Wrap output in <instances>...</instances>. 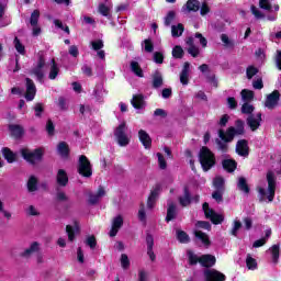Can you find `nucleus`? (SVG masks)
Instances as JSON below:
<instances>
[{"mask_svg":"<svg viewBox=\"0 0 281 281\" xmlns=\"http://www.w3.org/2000/svg\"><path fill=\"white\" fill-rule=\"evenodd\" d=\"M138 139L146 150H150V148H153V138H150V135L146 131H138Z\"/></svg>","mask_w":281,"mask_h":281,"instance_id":"14","label":"nucleus"},{"mask_svg":"<svg viewBox=\"0 0 281 281\" xmlns=\"http://www.w3.org/2000/svg\"><path fill=\"white\" fill-rule=\"evenodd\" d=\"M200 265L205 267V269H210L216 265V257L213 255H202L200 257Z\"/></svg>","mask_w":281,"mask_h":281,"instance_id":"23","label":"nucleus"},{"mask_svg":"<svg viewBox=\"0 0 281 281\" xmlns=\"http://www.w3.org/2000/svg\"><path fill=\"white\" fill-rule=\"evenodd\" d=\"M56 131V125H54V121H52V119H48L46 122V132L48 135H54Z\"/></svg>","mask_w":281,"mask_h":281,"instance_id":"57","label":"nucleus"},{"mask_svg":"<svg viewBox=\"0 0 281 281\" xmlns=\"http://www.w3.org/2000/svg\"><path fill=\"white\" fill-rule=\"evenodd\" d=\"M144 45H145V52L147 54H153V52H155V44H153V40L150 38L144 40Z\"/></svg>","mask_w":281,"mask_h":281,"instance_id":"51","label":"nucleus"},{"mask_svg":"<svg viewBox=\"0 0 281 281\" xmlns=\"http://www.w3.org/2000/svg\"><path fill=\"white\" fill-rule=\"evenodd\" d=\"M13 43L16 52L21 54V56H25V46L21 43V40H19V37H14Z\"/></svg>","mask_w":281,"mask_h":281,"instance_id":"46","label":"nucleus"},{"mask_svg":"<svg viewBox=\"0 0 281 281\" xmlns=\"http://www.w3.org/2000/svg\"><path fill=\"white\" fill-rule=\"evenodd\" d=\"M12 137H14L15 139H21V137H23V135H25V128H23L22 125L19 124H9L8 126Z\"/></svg>","mask_w":281,"mask_h":281,"instance_id":"19","label":"nucleus"},{"mask_svg":"<svg viewBox=\"0 0 281 281\" xmlns=\"http://www.w3.org/2000/svg\"><path fill=\"white\" fill-rule=\"evenodd\" d=\"M206 218L211 220V223H213V225H221L224 221L225 217L222 214L216 213V211H210V214H206Z\"/></svg>","mask_w":281,"mask_h":281,"instance_id":"25","label":"nucleus"},{"mask_svg":"<svg viewBox=\"0 0 281 281\" xmlns=\"http://www.w3.org/2000/svg\"><path fill=\"white\" fill-rule=\"evenodd\" d=\"M256 110V108L252 105V104H249L247 102H245L243 105H241V113L244 115H251V113H254V111Z\"/></svg>","mask_w":281,"mask_h":281,"instance_id":"47","label":"nucleus"},{"mask_svg":"<svg viewBox=\"0 0 281 281\" xmlns=\"http://www.w3.org/2000/svg\"><path fill=\"white\" fill-rule=\"evenodd\" d=\"M20 154L21 157L31 166H36V164L43 161V157L45 156V153L41 147L35 148L33 151H31L29 148H22Z\"/></svg>","mask_w":281,"mask_h":281,"instance_id":"2","label":"nucleus"},{"mask_svg":"<svg viewBox=\"0 0 281 281\" xmlns=\"http://www.w3.org/2000/svg\"><path fill=\"white\" fill-rule=\"evenodd\" d=\"M258 71L259 70L256 66H248L246 69V76H247L248 80H251V78H254V76H257Z\"/></svg>","mask_w":281,"mask_h":281,"instance_id":"52","label":"nucleus"},{"mask_svg":"<svg viewBox=\"0 0 281 281\" xmlns=\"http://www.w3.org/2000/svg\"><path fill=\"white\" fill-rule=\"evenodd\" d=\"M251 13L254 14V16H256L257 19H265V13H262L260 10L257 9L256 5H251L250 7Z\"/></svg>","mask_w":281,"mask_h":281,"instance_id":"63","label":"nucleus"},{"mask_svg":"<svg viewBox=\"0 0 281 281\" xmlns=\"http://www.w3.org/2000/svg\"><path fill=\"white\" fill-rule=\"evenodd\" d=\"M195 226L199 227L200 229H206L207 232L212 229V224H210V222L207 221H198L195 223Z\"/></svg>","mask_w":281,"mask_h":281,"instance_id":"56","label":"nucleus"},{"mask_svg":"<svg viewBox=\"0 0 281 281\" xmlns=\"http://www.w3.org/2000/svg\"><path fill=\"white\" fill-rule=\"evenodd\" d=\"M236 127L231 126L226 130H218V137L222 139V142H234V137H236Z\"/></svg>","mask_w":281,"mask_h":281,"instance_id":"13","label":"nucleus"},{"mask_svg":"<svg viewBox=\"0 0 281 281\" xmlns=\"http://www.w3.org/2000/svg\"><path fill=\"white\" fill-rule=\"evenodd\" d=\"M194 236L195 238H199V240H201V243H203L205 247H210V245H212V241H210V237L207 236V234L203 233L202 231H195Z\"/></svg>","mask_w":281,"mask_h":281,"instance_id":"35","label":"nucleus"},{"mask_svg":"<svg viewBox=\"0 0 281 281\" xmlns=\"http://www.w3.org/2000/svg\"><path fill=\"white\" fill-rule=\"evenodd\" d=\"M124 225V217L122 215H117L113 218L112 227H116L117 229H122V226Z\"/></svg>","mask_w":281,"mask_h":281,"instance_id":"53","label":"nucleus"},{"mask_svg":"<svg viewBox=\"0 0 281 281\" xmlns=\"http://www.w3.org/2000/svg\"><path fill=\"white\" fill-rule=\"evenodd\" d=\"M99 12H100V14H102V16H109V12H111V9H109V7H106V4L101 3V4H99Z\"/></svg>","mask_w":281,"mask_h":281,"instance_id":"64","label":"nucleus"},{"mask_svg":"<svg viewBox=\"0 0 281 281\" xmlns=\"http://www.w3.org/2000/svg\"><path fill=\"white\" fill-rule=\"evenodd\" d=\"M114 137L119 144V146H128L131 144V138L126 135V122H122L115 130H114Z\"/></svg>","mask_w":281,"mask_h":281,"instance_id":"5","label":"nucleus"},{"mask_svg":"<svg viewBox=\"0 0 281 281\" xmlns=\"http://www.w3.org/2000/svg\"><path fill=\"white\" fill-rule=\"evenodd\" d=\"M157 157H158V165L160 170H166V168H168V162L166 161L164 154L157 153Z\"/></svg>","mask_w":281,"mask_h":281,"instance_id":"54","label":"nucleus"},{"mask_svg":"<svg viewBox=\"0 0 281 281\" xmlns=\"http://www.w3.org/2000/svg\"><path fill=\"white\" fill-rule=\"evenodd\" d=\"M26 186L29 192H36V190H38V178H36V176H31Z\"/></svg>","mask_w":281,"mask_h":281,"instance_id":"34","label":"nucleus"},{"mask_svg":"<svg viewBox=\"0 0 281 281\" xmlns=\"http://www.w3.org/2000/svg\"><path fill=\"white\" fill-rule=\"evenodd\" d=\"M57 153L61 159H69V155L71 154V149L69 148V144L67 142H59L57 145Z\"/></svg>","mask_w":281,"mask_h":281,"instance_id":"18","label":"nucleus"},{"mask_svg":"<svg viewBox=\"0 0 281 281\" xmlns=\"http://www.w3.org/2000/svg\"><path fill=\"white\" fill-rule=\"evenodd\" d=\"M121 267L124 270L131 268V260L128 259V255H126V254L121 255Z\"/></svg>","mask_w":281,"mask_h":281,"instance_id":"48","label":"nucleus"},{"mask_svg":"<svg viewBox=\"0 0 281 281\" xmlns=\"http://www.w3.org/2000/svg\"><path fill=\"white\" fill-rule=\"evenodd\" d=\"M188 257H189V265H191V267H194V265H196L198 262L201 263V257H198L190 250L188 251Z\"/></svg>","mask_w":281,"mask_h":281,"instance_id":"50","label":"nucleus"},{"mask_svg":"<svg viewBox=\"0 0 281 281\" xmlns=\"http://www.w3.org/2000/svg\"><path fill=\"white\" fill-rule=\"evenodd\" d=\"M43 67H45V57L43 55L38 56L37 66L31 70V75L37 78L38 82H43L45 78V72H43Z\"/></svg>","mask_w":281,"mask_h":281,"instance_id":"9","label":"nucleus"},{"mask_svg":"<svg viewBox=\"0 0 281 281\" xmlns=\"http://www.w3.org/2000/svg\"><path fill=\"white\" fill-rule=\"evenodd\" d=\"M146 245H147V255L149 256L151 262H155L157 256L155 251H153V247H155V237L150 233L146 234Z\"/></svg>","mask_w":281,"mask_h":281,"instance_id":"17","label":"nucleus"},{"mask_svg":"<svg viewBox=\"0 0 281 281\" xmlns=\"http://www.w3.org/2000/svg\"><path fill=\"white\" fill-rule=\"evenodd\" d=\"M235 134L236 135H245V121L237 120L235 122Z\"/></svg>","mask_w":281,"mask_h":281,"instance_id":"44","label":"nucleus"},{"mask_svg":"<svg viewBox=\"0 0 281 281\" xmlns=\"http://www.w3.org/2000/svg\"><path fill=\"white\" fill-rule=\"evenodd\" d=\"M41 251V244L38 241H33L29 248L20 254L21 258H30L32 254Z\"/></svg>","mask_w":281,"mask_h":281,"instance_id":"22","label":"nucleus"},{"mask_svg":"<svg viewBox=\"0 0 281 281\" xmlns=\"http://www.w3.org/2000/svg\"><path fill=\"white\" fill-rule=\"evenodd\" d=\"M180 82L186 86L190 82V61L183 64L182 70L180 72Z\"/></svg>","mask_w":281,"mask_h":281,"instance_id":"21","label":"nucleus"},{"mask_svg":"<svg viewBox=\"0 0 281 281\" xmlns=\"http://www.w3.org/2000/svg\"><path fill=\"white\" fill-rule=\"evenodd\" d=\"M267 181H268V201L271 203L273 199H276V173L273 171L267 172Z\"/></svg>","mask_w":281,"mask_h":281,"instance_id":"8","label":"nucleus"},{"mask_svg":"<svg viewBox=\"0 0 281 281\" xmlns=\"http://www.w3.org/2000/svg\"><path fill=\"white\" fill-rule=\"evenodd\" d=\"M204 281H225L227 277L216 269H205L203 271Z\"/></svg>","mask_w":281,"mask_h":281,"instance_id":"7","label":"nucleus"},{"mask_svg":"<svg viewBox=\"0 0 281 281\" xmlns=\"http://www.w3.org/2000/svg\"><path fill=\"white\" fill-rule=\"evenodd\" d=\"M216 144H217V148H218V150H221V153H227V150H229V146L227 145V144H229L228 142L216 139Z\"/></svg>","mask_w":281,"mask_h":281,"instance_id":"55","label":"nucleus"},{"mask_svg":"<svg viewBox=\"0 0 281 281\" xmlns=\"http://www.w3.org/2000/svg\"><path fill=\"white\" fill-rule=\"evenodd\" d=\"M131 104L134 109H144V94H134Z\"/></svg>","mask_w":281,"mask_h":281,"instance_id":"30","label":"nucleus"},{"mask_svg":"<svg viewBox=\"0 0 281 281\" xmlns=\"http://www.w3.org/2000/svg\"><path fill=\"white\" fill-rule=\"evenodd\" d=\"M86 245L90 247V249H95L98 247V240L95 239V235H90L86 239Z\"/></svg>","mask_w":281,"mask_h":281,"instance_id":"49","label":"nucleus"},{"mask_svg":"<svg viewBox=\"0 0 281 281\" xmlns=\"http://www.w3.org/2000/svg\"><path fill=\"white\" fill-rule=\"evenodd\" d=\"M186 7L188 12H199L201 10V2L199 0H188Z\"/></svg>","mask_w":281,"mask_h":281,"instance_id":"33","label":"nucleus"},{"mask_svg":"<svg viewBox=\"0 0 281 281\" xmlns=\"http://www.w3.org/2000/svg\"><path fill=\"white\" fill-rule=\"evenodd\" d=\"M270 252L272 256V262L274 265H278V262L280 260V244L272 245V247L270 248Z\"/></svg>","mask_w":281,"mask_h":281,"instance_id":"37","label":"nucleus"},{"mask_svg":"<svg viewBox=\"0 0 281 281\" xmlns=\"http://www.w3.org/2000/svg\"><path fill=\"white\" fill-rule=\"evenodd\" d=\"M81 71L85 76H88V78H91V76H93V68H91V66L85 64L81 67Z\"/></svg>","mask_w":281,"mask_h":281,"instance_id":"62","label":"nucleus"},{"mask_svg":"<svg viewBox=\"0 0 281 281\" xmlns=\"http://www.w3.org/2000/svg\"><path fill=\"white\" fill-rule=\"evenodd\" d=\"M280 90H273L271 93H269L265 100L266 109L273 111V109L280 104Z\"/></svg>","mask_w":281,"mask_h":281,"instance_id":"6","label":"nucleus"},{"mask_svg":"<svg viewBox=\"0 0 281 281\" xmlns=\"http://www.w3.org/2000/svg\"><path fill=\"white\" fill-rule=\"evenodd\" d=\"M25 87H26V92L24 94V98L26 102H32V100L36 98V85L34 83V80L30 78H25Z\"/></svg>","mask_w":281,"mask_h":281,"instance_id":"11","label":"nucleus"},{"mask_svg":"<svg viewBox=\"0 0 281 281\" xmlns=\"http://www.w3.org/2000/svg\"><path fill=\"white\" fill-rule=\"evenodd\" d=\"M178 201L181 207H188V205L192 204V194L190 193V187H183V195L179 196Z\"/></svg>","mask_w":281,"mask_h":281,"instance_id":"15","label":"nucleus"},{"mask_svg":"<svg viewBox=\"0 0 281 281\" xmlns=\"http://www.w3.org/2000/svg\"><path fill=\"white\" fill-rule=\"evenodd\" d=\"M77 170L80 177H85L86 179L93 177V167L91 166V161L86 155L79 156Z\"/></svg>","mask_w":281,"mask_h":281,"instance_id":"3","label":"nucleus"},{"mask_svg":"<svg viewBox=\"0 0 281 281\" xmlns=\"http://www.w3.org/2000/svg\"><path fill=\"white\" fill-rule=\"evenodd\" d=\"M240 93L244 102H247V103L254 101V98L256 97V93L254 92V90H249V89H244L241 90Z\"/></svg>","mask_w":281,"mask_h":281,"instance_id":"38","label":"nucleus"},{"mask_svg":"<svg viewBox=\"0 0 281 281\" xmlns=\"http://www.w3.org/2000/svg\"><path fill=\"white\" fill-rule=\"evenodd\" d=\"M41 19V11H38V9H35L32 13H31V18H30V24L32 27H36V25H38V20Z\"/></svg>","mask_w":281,"mask_h":281,"instance_id":"41","label":"nucleus"},{"mask_svg":"<svg viewBox=\"0 0 281 281\" xmlns=\"http://www.w3.org/2000/svg\"><path fill=\"white\" fill-rule=\"evenodd\" d=\"M2 156L8 161V164H14V161H16V154L9 147L2 148Z\"/></svg>","mask_w":281,"mask_h":281,"instance_id":"26","label":"nucleus"},{"mask_svg":"<svg viewBox=\"0 0 281 281\" xmlns=\"http://www.w3.org/2000/svg\"><path fill=\"white\" fill-rule=\"evenodd\" d=\"M246 266L250 271H256V269H258V261H256L251 255H248L246 258Z\"/></svg>","mask_w":281,"mask_h":281,"instance_id":"42","label":"nucleus"},{"mask_svg":"<svg viewBox=\"0 0 281 281\" xmlns=\"http://www.w3.org/2000/svg\"><path fill=\"white\" fill-rule=\"evenodd\" d=\"M66 233L68 234V240L70 243H74V240L76 239V231H74V226L67 225Z\"/></svg>","mask_w":281,"mask_h":281,"instance_id":"58","label":"nucleus"},{"mask_svg":"<svg viewBox=\"0 0 281 281\" xmlns=\"http://www.w3.org/2000/svg\"><path fill=\"white\" fill-rule=\"evenodd\" d=\"M183 32H186V27L182 23L171 26V35L173 38H179V36H183Z\"/></svg>","mask_w":281,"mask_h":281,"instance_id":"32","label":"nucleus"},{"mask_svg":"<svg viewBox=\"0 0 281 281\" xmlns=\"http://www.w3.org/2000/svg\"><path fill=\"white\" fill-rule=\"evenodd\" d=\"M175 218H177V206L171 203L167 209L166 222L170 223V221H175Z\"/></svg>","mask_w":281,"mask_h":281,"instance_id":"36","label":"nucleus"},{"mask_svg":"<svg viewBox=\"0 0 281 281\" xmlns=\"http://www.w3.org/2000/svg\"><path fill=\"white\" fill-rule=\"evenodd\" d=\"M214 191L212 199L217 203H223V195L225 194V179L223 177H215L213 180Z\"/></svg>","mask_w":281,"mask_h":281,"instance_id":"4","label":"nucleus"},{"mask_svg":"<svg viewBox=\"0 0 281 281\" xmlns=\"http://www.w3.org/2000/svg\"><path fill=\"white\" fill-rule=\"evenodd\" d=\"M154 63H156V65H164V53H154Z\"/></svg>","mask_w":281,"mask_h":281,"instance_id":"60","label":"nucleus"},{"mask_svg":"<svg viewBox=\"0 0 281 281\" xmlns=\"http://www.w3.org/2000/svg\"><path fill=\"white\" fill-rule=\"evenodd\" d=\"M237 188L240 190V192H244V194H249L251 192V189L249 188V184L247 183V178L239 177L237 182Z\"/></svg>","mask_w":281,"mask_h":281,"instance_id":"29","label":"nucleus"},{"mask_svg":"<svg viewBox=\"0 0 281 281\" xmlns=\"http://www.w3.org/2000/svg\"><path fill=\"white\" fill-rule=\"evenodd\" d=\"M56 181L61 188L67 187V183H69V176H67V171H65V169H59L57 171Z\"/></svg>","mask_w":281,"mask_h":281,"instance_id":"24","label":"nucleus"},{"mask_svg":"<svg viewBox=\"0 0 281 281\" xmlns=\"http://www.w3.org/2000/svg\"><path fill=\"white\" fill-rule=\"evenodd\" d=\"M240 227H243V223H240V221H235L234 226L231 231V235L238 236V231L240 229Z\"/></svg>","mask_w":281,"mask_h":281,"instance_id":"61","label":"nucleus"},{"mask_svg":"<svg viewBox=\"0 0 281 281\" xmlns=\"http://www.w3.org/2000/svg\"><path fill=\"white\" fill-rule=\"evenodd\" d=\"M52 66H50V71L48 75L49 80H56L58 78V74L60 72V68H58V64H56V59L50 60Z\"/></svg>","mask_w":281,"mask_h":281,"instance_id":"31","label":"nucleus"},{"mask_svg":"<svg viewBox=\"0 0 281 281\" xmlns=\"http://www.w3.org/2000/svg\"><path fill=\"white\" fill-rule=\"evenodd\" d=\"M222 168L223 170H225V172L232 175V172H236V169L238 168V162L234 158L223 159Z\"/></svg>","mask_w":281,"mask_h":281,"instance_id":"16","label":"nucleus"},{"mask_svg":"<svg viewBox=\"0 0 281 281\" xmlns=\"http://www.w3.org/2000/svg\"><path fill=\"white\" fill-rule=\"evenodd\" d=\"M130 68L132 74H134L138 78H144V69H142V66H139L138 61L132 60L130 63Z\"/></svg>","mask_w":281,"mask_h":281,"instance_id":"28","label":"nucleus"},{"mask_svg":"<svg viewBox=\"0 0 281 281\" xmlns=\"http://www.w3.org/2000/svg\"><path fill=\"white\" fill-rule=\"evenodd\" d=\"M159 194H161V184L157 183L153 188L147 199V207L148 210H153L155 205H157V199H159Z\"/></svg>","mask_w":281,"mask_h":281,"instance_id":"10","label":"nucleus"},{"mask_svg":"<svg viewBox=\"0 0 281 281\" xmlns=\"http://www.w3.org/2000/svg\"><path fill=\"white\" fill-rule=\"evenodd\" d=\"M262 121V113L257 114V119L254 117V114H250L247 117V124L251 131H258L260 128V122Z\"/></svg>","mask_w":281,"mask_h":281,"instance_id":"20","label":"nucleus"},{"mask_svg":"<svg viewBox=\"0 0 281 281\" xmlns=\"http://www.w3.org/2000/svg\"><path fill=\"white\" fill-rule=\"evenodd\" d=\"M198 157L203 172H210V170L216 166V155L213 154L207 146L200 148Z\"/></svg>","mask_w":281,"mask_h":281,"instance_id":"1","label":"nucleus"},{"mask_svg":"<svg viewBox=\"0 0 281 281\" xmlns=\"http://www.w3.org/2000/svg\"><path fill=\"white\" fill-rule=\"evenodd\" d=\"M177 19V12L173 10L168 11L167 15L165 16L164 24L166 27H170L172 25V22Z\"/></svg>","mask_w":281,"mask_h":281,"instance_id":"39","label":"nucleus"},{"mask_svg":"<svg viewBox=\"0 0 281 281\" xmlns=\"http://www.w3.org/2000/svg\"><path fill=\"white\" fill-rule=\"evenodd\" d=\"M171 54H172V57L176 59H181L183 58V56H186V52L183 50V47H181V45H176L172 48Z\"/></svg>","mask_w":281,"mask_h":281,"instance_id":"40","label":"nucleus"},{"mask_svg":"<svg viewBox=\"0 0 281 281\" xmlns=\"http://www.w3.org/2000/svg\"><path fill=\"white\" fill-rule=\"evenodd\" d=\"M177 240H179L181 244L190 243V235H188L186 231H178Z\"/></svg>","mask_w":281,"mask_h":281,"instance_id":"45","label":"nucleus"},{"mask_svg":"<svg viewBox=\"0 0 281 281\" xmlns=\"http://www.w3.org/2000/svg\"><path fill=\"white\" fill-rule=\"evenodd\" d=\"M235 151L239 155V157H249V140L239 139L236 143Z\"/></svg>","mask_w":281,"mask_h":281,"instance_id":"12","label":"nucleus"},{"mask_svg":"<svg viewBox=\"0 0 281 281\" xmlns=\"http://www.w3.org/2000/svg\"><path fill=\"white\" fill-rule=\"evenodd\" d=\"M160 87H164V75H161V71L156 70L153 75V88L159 89Z\"/></svg>","mask_w":281,"mask_h":281,"instance_id":"27","label":"nucleus"},{"mask_svg":"<svg viewBox=\"0 0 281 281\" xmlns=\"http://www.w3.org/2000/svg\"><path fill=\"white\" fill-rule=\"evenodd\" d=\"M33 111L35 112V117H43V114L45 113V104L41 102L35 103V105L33 106Z\"/></svg>","mask_w":281,"mask_h":281,"instance_id":"43","label":"nucleus"},{"mask_svg":"<svg viewBox=\"0 0 281 281\" xmlns=\"http://www.w3.org/2000/svg\"><path fill=\"white\" fill-rule=\"evenodd\" d=\"M91 46L94 52H100L104 47V42L102 40L92 41Z\"/></svg>","mask_w":281,"mask_h":281,"instance_id":"59","label":"nucleus"}]
</instances>
